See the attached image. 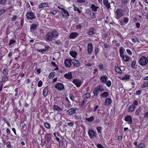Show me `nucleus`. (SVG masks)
<instances>
[{"mask_svg":"<svg viewBox=\"0 0 148 148\" xmlns=\"http://www.w3.org/2000/svg\"><path fill=\"white\" fill-rule=\"evenodd\" d=\"M103 3L104 5L108 9H109L110 8V3L108 2V0H103Z\"/></svg>","mask_w":148,"mask_h":148,"instance_id":"17","label":"nucleus"},{"mask_svg":"<svg viewBox=\"0 0 148 148\" xmlns=\"http://www.w3.org/2000/svg\"><path fill=\"white\" fill-rule=\"evenodd\" d=\"M52 108L54 110H57L58 111H62V110L61 108L56 105H54L53 106Z\"/></svg>","mask_w":148,"mask_h":148,"instance_id":"26","label":"nucleus"},{"mask_svg":"<svg viewBox=\"0 0 148 148\" xmlns=\"http://www.w3.org/2000/svg\"><path fill=\"white\" fill-rule=\"evenodd\" d=\"M71 63H72V60L68 58H66L65 60L64 64L66 66L70 67L72 65Z\"/></svg>","mask_w":148,"mask_h":148,"instance_id":"12","label":"nucleus"},{"mask_svg":"<svg viewBox=\"0 0 148 148\" xmlns=\"http://www.w3.org/2000/svg\"><path fill=\"white\" fill-rule=\"evenodd\" d=\"M15 42V41L14 39H11L10 40V41L9 43V45H11L12 44L14 43Z\"/></svg>","mask_w":148,"mask_h":148,"instance_id":"44","label":"nucleus"},{"mask_svg":"<svg viewBox=\"0 0 148 148\" xmlns=\"http://www.w3.org/2000/svg\"><path fill=\"white\" fill-rule=\"evenodd\" d=\"M136 63V61L135 60H133L132 61L131 64V66L132 68H134L135 66Z\"/></svg>","mask_w":148,"mask_h":148,"instance_id":"41","label":"nucleus"},{"mask_svg":"<svg viewBox=\"0 0 148 148\" xmlns=\"http://www.w3.org/2000/svg\"><path fill=\"white\" fill-rule=\"evenodd\" d=\"M138 63L142 66L146 65L148 63V61L147 60V57L145 56H142L139 59Z\"/></svg>","mask_w":148,"mask_h":148,"instance_id":"3","label":"nucleus"},{"mask_svg":"<svg viewBox=\"0 0 148 148\" xmlns=\"http://www.w3.org/2000/svg\"><path fill=\"white\" fill-rule=\"evenodd\" d=\"M17 16L15 15L14 16H12V21H14L17 18Z\"/></svg>","mask_w":148,"mask_h":148,"instance_id":"52","label":"nucleus"},{"mask_svg":"<svg viewBox=\"0 0 148 148\" xmlns=\"http://www.w3.org/2000/svg\"><path fill=\"white\" fill-rule=\"evenodd\" d=\"M92 43H89L88 45V52L89 53H90L92 51Z\"/></svg>","mask_w":148,"mask_h":148,"instance_id":"21","label":"nucleus"},{"mask_svg":"<svg viewBox=\"0 0 148 148\" xmlns=\"http://www.w3.org/2000/svg\"><path fill=\"white\" fill-rule=\"evenodd\" d=\"M90 95L89 93H87L86 94H84L83 96V97L84 99H86L90 97Z\"/></svg>","mask_w":148,"mask_h":148,"instance_id":"33","label":"nucleus"},{"mask_svg":"<svg viewBox=\"0 0 148 148\" xmlns=\"http://www.w3.org/2000/svg\"><path fill=\"white\" fill-rule=\"evenodd\" d=\"M130 76L126 74L125 75L121 78L122 80H127L130 79Z\"/></svg>","mask_w":148,"mask_h":148,"instance_id":"31","label":"nucleus"},{"mask_svg":"<svg viewBox=\"0 0 148 148\" xmlns=\"http://www.w3.org/2000/svg\"><path fill=\"white\" fill-rule=\"evenodd\" d=\"M21 27L20 28V29H21L23 26V24L24 23V20L23 19H21Z\"/></svg>","mask_w":148,"mask_h":148,"instance_id":"55","label":"nucleus"},{"mask_svg":"<svg viewBox=\"0 0 148 148\" xmlns=\"http://www.w3.org/2000/svg\"><path fill=\"white\" fill-rule=\"evenodd\" d=\"M97 131L98 133H101V127H98L97 128Z\"/></svg>","mask_w":148,"mask_h":148,"instance_id":"45","label":"nucleus"},{"mask_svg":"<svg viewBox=\"0 0 148 148\" xmlns=\"http://www.w3.org/2000/svg\"><path fill=\"white\" fill-rule=\"evenodd\" d=\"M75 112V109L72 108L66 112V114L69 115H71L74 114Z\"/></svg>","mask_w":148,"mask_h":148,"instance_id":"18","label":"nucleus"},{"mask_svg":"<svg viewBox=\"0 0 148 148\" xmlns=\"http://www.w3.org/2000/svg\"><path fill=\"white\" fill-rule=\"evenodd\" d=\"M78 2L79 3H82L85 2V0H77Z\"/></svg>","mask_w":148,"mask_h":148,"instance_id":"62","label":"nucleus"},{"mask_svg":"<svg viewBox=\"0 0 148 148\" xmlns=\"http://www.w3.org/2000/svg\"><path fill=\"white\" fill-rule=\"evenodd\" d=\"M48 87L47 86L46 87L44 88L43 90V95L44 96V97H45L47 95V94L48 93Z\"/></svg>","mask_w":148,"mask_h":148,"instance_id":"24","label":"nucleus"},{"mask_svg":"<svg viewBox=\"0 0 148 148\" xmlns=\"http://www.w3.org/2000/svg\"><path fill=\"white\" fill-rule=\"evenodd\" d=\"M129 20V19L128 18L125 17L123 20L120 22L119 24L121 26L124 25L128 23Z\"/></svg>","mask_w":148,"mask_h":148,"instance_id":"13","label":"nucleus"},{"mask_svg":"<svg viewBox=\"0 0 148 148\" xmlns=\"http://www.w3.org/2000/svg\"><path fill=\"white\" fill-rule=\"evenodd\" d=\"M88 134L91 139L93 138L97 135V133L91 129H90L89 130Z\"/></svg>","mask_w":148,"mask_h":148,"instance_id":"10","label":"nucleus"},{"mask_svg":"<svg viewBox=\"0 0 148 148\" xmlns=\"http://www.w3.org/2000/svg\"><path fill=\"white\" fill-rule=\"evenodd\" d=\"M3 73L4 75H7L8 74V70L5 69H4L3 70Z\"/></svg>","mask_w":148,"mask_h":148,"instance_id":"40","label":"nucleus"},{"mask_svg":"<svg viewBox=\"0 0 148 148\" xmlns=\"http://www.w3.org/2000/svg\"><path fill=\"white\" fill-rule=\"evenodd\" d=\"M143 82L144 83L141 85L140 87L143 88L146 87L148 88V81L147 82L144 81Z\"/></svg>","mask_w":148,"mask_h":148,"instance_id":"28","label":"nucleus"},{"mask_svg":"<svg viewBox=\"0 0 148 148\" xmlns=\"http://www.w3.org/2000/svg\"><path fill=\"white\" fill-rule=\"evenodd\" d=\"M124 120L130 125L132 124V118L130 115H127L124 118Z\"/></svg>","mask_w":148,"mask_h":148,"instance_id":"11","label":"nucleus"},{"mask_svg":"<svg viewBox=\"0 0 148 148\" xmlns=\"http://www.w3.org/2000/svg\"><path fill=\"white\" fill-rule=\"evenodd\" d=\"M144 145L142 143H139L137 146L136 148H145L143 147Z\"/></svg>","mask_w":148,"mask_h":148,"instance_id":"39","label":"nucleus"},{"mask_svg":"<svg viewBox=\"0 0 148 148\" xmlns=\"http://www.w3.org/2000/svg\"><path fill=\"white\" fill-rule=\"evenodd\" d=\"M138 105V101L136 100H135L134 101L133 104L130 105L127 109V111L129 112H134L136 106Z\"/></svg>","mask_w":148,"mask_h":148,"instance_id":"1","label":"nucleus"},{"mask_svg":"<svg viewBox=\"0 0 148 148\" xmlns=\"http://www.w3.org/2000/svg\"><path fill=\"white\" fill-rule=\"evenodd\" d=\"M67 124L69 126H70L71 127H73L74 125V123L73 122H70V123H68Z\"/></svg>","mask_w":148,"mask_h":148,"instance_id":"56","label":"nucleus"},{"mask_svg":"<svg viewBox=\"0 0 148 148\" xmlns=\"http://www.w3.org/2000/svg\"><path fill=\"white\" fill-rule=\"evenodd\" d=\"M101 91L102 86L101 85L99 86L94 89L93 91V93L95 96H97L99 92Z\"/></svg>","mask_w":148,"mask_h":148,"instance_id":"6","label":"nucleus"},{"mask_svg":"<svg viewBox=\"0 0 148 148\" xmlns=\"http://www.w3.org/2000/svg\"><path fill=\"white\" fill-rule=\"evenodd\" d=\"M94 119V117L93 116H91L89 118H86V120L89 122H92Z\"/></svg>","mask_w":148,"mask_h":148,"instance_id":"37","label":"nucleus"},{"mask_svg":"<svg viewBox=\"0 0 148 148\" xmlns=\"http://www.w3.org/2000/svg\"><path fill=\"white\" fill-rule=\"evenodd\" d=\"M122 3L126 4L128 2V0H121Z\"/></svg>","mask_w":148,"mask_h":148,"instance_id":"57","label":"nucleus"},{"mask_svg":"<svg viewBox=\"0 0 148 148\" xmlns=\"http://www.w3.org/2000/svg\"><path fill=\"white\" fill-rule=\"evenodd\" d=\"M37 27V25H36L35 24H32L30 27V30L31 32H32L33 31H34L35 30Z\"/></svg>","mask_w":148,"mask_h":148,"instance_id":"25","label":"nucleus"},{"mask_svg":"<svg viewBox=\"0 0 148 148\" xmlns=\"http://www.w3.org/2000/svg\"><path fill=\"white\" fill-rule=\"evenodd\" d=\"M26 128V126L25 125H24L22 126L21 129L23 130H25Z\"/></svg>","mask_w":148,"mask_h":148,"instance_id":"58","label":"nucleus"},{"mask_svg":"<svg viewBox=\"0 0 148 148\" xmlns=\"http://www.w3.org/2000/svg\"><path fill=\"white\" fill-rule=\"evenodd\" d=\"M62 13L63 16L64 17H67L69 16V14L68 12L64 8H62Z\"/></svg>","mask_w":148,"mask_h":148,"instance_id":"14","label":"nucleus"},{"mask_svg":"<svg viewBox=\"0 0 148 148\" xmlns=\"http://www.w3.org/2000/svg\"><path fill=\"white\" fill-rule=\"evenodd\" d=\"M109 96V93L107 92H104L102 93V97L106 98Z\"/></svg>","mask_w":148,"mask_h":148,"instance_id":"32","label":"nucleus"},{"mask_svg":"<svg viewBox=\"0 0 148 148\" xmlns=\"http://www.w3.org/2000/svg\"><path fill=\"white\" fill-rule=\"evenodd\" d=\"M91 7L92 8V10L93 11H96L97 10V9L98 8V7L95 6V5L93 4H92V5Z\"/></svg>","mask_w":148,"mask_h":148,"instance_id":"34","label":"nucleus"},{"mask_svg":"<svg viewBox=\"0 0 148 148\" xmlns=\"http://www.w3.org/2000/svg\"><path fill=\"white\" fill-rule=\"evenodd\" d=\"M70 54L73 58H75L77 54V53L75 51H72L70 52Z\"/></svg>","mask_w":148,"mask_h":148,"instance_id":"30","label":"nucleus"},{"mask_svg":"<svg viewBox=\"0 0 148 148\" xmlns=\"http://www.w3.org/2000/svg\"><path fill=\"white\" fill-rule=\"evenodd\" d=\"M5 11V10L4 9H2L0 10V15H2Z\"/></svg>","mask_w":148,"mask_h":148,"instance_id":"48","label":"nucleus"},{"mask_svg":"<svg viewBox=\"0 0 148 148\" xmlns=\"http://www.w3.org/2000/svg\"><path fill=\"white\" fill-rule=\"evenodd\" d=\"M51 33L53 37H55L58 36V32L55 29L52 30Z\"/></svg>","mask_w":148,"mask_h":148,"instance_id":"23","label":"nucleus"},{"mask_svg":"<svg viewBox=\"0 0 148 148\" xmlns=\"http://www.w3.org/2000/svg\"><path fill=\"white\" fill-rule=\"evenodd\" d=\"M127 53L130 55H132V52L130 50L127 49L126 50Z\"/></svg>","mask_w":148,"mask_h":148,"instance_id":"54","label":"nucleus"},{"mask_svg":"<svg viewBox=\"0 0 148 148\" xmlns=\"http://www.w3.org/2000/svg\"><path fill=\"white\" fill-rule=\"evenodd\" d=\"M55 87L59 90H63L64 88V86L62 83H59L57 84L55 86Z\"/></svg>","mask_w":148,"mask_h":148,"instance_id":"9","label":"nucleus"},{"mask_svg":"<svg viewBox=\"0 0 148 148\" xmlns=\"http://www.w3.org/2000/svg\"><path fill=\"white\" fill-rule=\"evenodd\" d=\"M141 92V91L140 90H138L136 92V93L135 94L136 95H139L140 94Z\"/></svg>","mask_w":148,"mask_h":148,"instance_id":"51","label":"nucleus"},{"mask_svg":"<svg viewBox=\"0 0 148 148\" xmlns=\"http://www.w3.org/2000/svg\"><path fill=\"white\" fill-rule=\"evenodd\" d=\"M78 35L79 34L77 33H72L70 34L69 38L71 39H74L77 38Z\"/></svg>","mask_w":148,"mask_h":148,"instance_id":"22","label":"nucleus"},{"mask_svg":"<svg viewBox=\"0 0 148 148\" xmlns=\"http://www.w3.org/2000/svg\"><path fill=\"white\" fill-rule=\"evenodd\" d=\"M64 77L66 79H71L72 78V74L71 72H69L67 73H65L64 75Z\"/></svg>","mask_w":148,"mask_h":148,"instance_id":"20","label":"nucleus"},{"mask_svg":"<svg viewBox=\"0 0 148 148\" xmlns=\"http://www.w3.org/2000/svg\"><path fill=\"white\" fill-rule=\"evenodd\" d=\"M136 27L138 28L139 29L140 26V24L139 23L137 22L136 23Z\"/></svg>","mask_w":148,"mask_h":148,"instance_id":"47","label":"nucleus"},{"mask_svg":"<svg viewBox=\"0 0 148 148\" xmlns=\"http://www.w3.org/2000/svg\"><path fill=\"white\" fill-rule=\"evenodd\" d=\"M148 117V111L146 112L144 116V118H146Z\"/></svg>","mask_w":148,"mask_h":148,"instance_id":"61","label":"nucleus"},{"mask_svg":"<svg viewBox=\"0 0 148 148\" xmlns=\"http://www.w3.org/2000/svg\"><path fill=\"white\" fill-rule=\"evenodd\" d=\"M8 80V77L7 76V75H4L2 78L3 82H5L6 81H7Z\"/></svg>","mask_w":148,"mask_h":148,"instance_id":"35","label":"nucleus"},{"mask_svg":"<svg viewBox=\"0 0 148 148\" xmlns=\"http://www.w3.org/2000/svg\"><path fill=\"white\" fill-rule=\"evenodd\" d=\"M59 145L60 147H62L63 145V143L62 141L61 140H60V141H59Z\"/></svg>","mask_w":148,"mask_h":148,"instance_id":"60","label":"nucleus"},{"mask_svg":"<svg viewBox=\"0 0 148 148\" xmlns=\"http://www.w3.org/2000/svg\"><path fill=\"white\" fill-rule=\"evenodd\" d=\"M73 6L74 10L77 11L79 13H81V11L78 7H76L74 5H73Z\"/></svg>","mask_w":148,"mask_h":148,"instance_id":"38","label":"nucleus"},{"mask_svg":"<svg viewBox=\"0 0 148 148\" xmlns=\"http://www.w3.org/2000/svg\"><path fill=\"white\" fill-rule=\"evenodd\" d=\"M44 125L47 128L49 129L50 128V124L47 123H45L44 124Z\"/></svg>","mask_w":148,"mask_h":148,"instance_id":"43","label":"nucleus"},{"mask_svg":"<svg viewBox=\"0 0 148 148\" xmlns=\"http://www.w3.org/2000/svg\"><path fill=\"white\" fill-rule=\"evenodd\" d=\"M38 86L39 87H40L42 86V82L41 80L39 81L38 83Z\"/></svg>","mask_w":148,"mask_h":148,"instance_id":"46","label":"nucleus"},{"mask_svg":"<svg viewBox=\"0 0 148 148\" xmlns=\"http://www.w3.org/2000/svg\"><path fill=\"white\" fill-rule=\"evenodd\" d=\"M131 40L134 43H136V41L137 42L139 41V39L137 37H135V39L132 38Z\"/></svg>","mask_w":148,"mask_h":148,"instance_id":"42","label":"nucleus"},{"mask_svg":"<svg viewBox=\"0 0 148 148\" xmlns=\"http://www.w3.org/2000/svg\"><path fill=\"white\" fill-rule=\"evenodd\" d=\"M115 70L116 72L119 74H122V73L121 68L118 66L115 67Z\"/></svg>","mask_w":148,"mask_h":148,"instance_id":"27","label":"nucleus"},{"mask_svg":"<svg viewBox=\"0 0 148 148\" xmlns=\"http://www.w3.org/2000/svg\"><path fill=\"white\" fill-rule=\"evenodd\" d=\"M102 83L105 84L108 87L110 86L111 82L110 81L108 80V78L106 75H102Z\"/></svg>","mask_w":148,"mask_h":148,"instance_id":"4","label":"nucleus"},{"mask_svg":"<svg viewBox=\"0 0 148 148\" xmlns=\"http://www.w3.org/2000/svg\"><path fill=\"white\" fill-rule=\"evenodd\" d=\"M55 43L58 45H59L61 43V42L60 41L57 40L55 42Z\"/></svg>","mask_w":148,"mask_h":148,"instance_id":"59","label":"nucleus"},{"mask_svg":"<svg viewBox=\"0 0 148 148\" xmlns=\"http://www.w3.org/2000/svg\"><path fill=\"white\" fill-rule=\"evenodd\" d=\"M97 147L98 148H102V145L99 144H98L97 145Z\"/></svg>","mask_w":148,"mask_h":148,"instance_id":"64","label":"nucleus"},{"mask_svg":"<svg viewBox=\"0 0 148 148\" xmlns=\"http://www.w3.org/2000/svg\"><path fill=\"white\" fill-rule=\"evenodd\" d=\"M88 33L89 35H92L94 33V29L93 28L90 29L88 32Z\"/></svg>","mask_w":148,"mask_h":148,"instance_id":"36","label":"nucleus"},{"mask_svg":"<svg viewBox=\"0 0 148 148\" xmlns=\"http://www.w3.org/2000/svg\"><path fill=\"white\" fill-rule=\"evenodd\" d=\"M54 75L52 72L50 73L49 75V77H51L52 78L54 77Z\"/></svg>","mask_w":148,"mask_h":148,"instance_id":"53","label":"nucleus"},{"mask_svg":"<svg viewBox=\"0 0 148 148\" xmlns=\"http://www.w3.org/2000/svg\"><path fill=\"white\" fill-rule=\"evenodd\" d=\"M104 47L106 49L109 48H110V45L108 44H105L104 45Z\"/></svg>","mask_w":148,"mask_h":148,"instance_id":"50","label":"nucleus"},{"mask_svg":"<svg viewBox=\"0 0 148 148\" xmlns=\"http://www.w3.org/2000/svg\"><path fill=\"white\" fill-rule=\"evenodd\" d=\"M51 32H48L46 36V39L47 41H51L52 40L53 38Z\"/></svg>","mask_w":148,"mask_h":148,"instance_id":"16","label":"nucleus"},{"mask_svg":"<svg viewBox=\"0 0 148 148\" xmlns=\"http://www.w3.org/2000/svg\"><path fill=\"white\" fill-rule=\"evenodd\" d=\"M26 16L28 19L30 20L34 19L36 18L34 13L32 12H27L26 14Z\"/></svg>","mask_w":148,"mask_h":148,"instance_id":"8","label":"nucleus"},{"mask_svg":"<svg viewBox=\"0 0 148 148\" xmlns=\"http://www.w3.org/2000/svg\"><path fill=\"white\" fill-rule=\"evenodd\" d=\"M112 102V100L111 98H107L105 100L104 104L106 106H110Z\"/></svg>","mask_w":148,"mask_h":148,"instance_id":"15","label":"nucleus"},{"mask_svg":"<svg viewBox=\"0 0 148 148\" xmlns=\"http://www.w3.org/2000/svg\"><path fill=\"white\" fill-rule=\"evenodd\" d=\"M6 132L8 135H9L10 134V130L8 128L6 129Z\"/></svg>","mask_w":148,"mask_h":148,"instance_id":"63","label":"nucleus"},{"mask_svg":"<svg viewBox=\"0 0 148 148\" xmlns=\"http://www.w3.org/2000/svg\"><path fill=\"white\" fill-rule=\"evenodd\" d=\"M48 5V4L47 3H42L39 5L38 7L41 8L42 7H47Z\"/></svg>","mask_w":148,"mask_h":148,"instance_id":"29","label":"nucleus"},{"mask_svg":"<svg viewBox=\"0 0 148 148\" xmlns=\"http://www.w3.org/2000/svg\"><path fill=\"white\" fill-rule=\"evenodd\" d=\"M116 18L118 20L123 15V10L122 9H117L116 11Z\"/></svg>","mask_w":148,"mask_h":148,"instance_id":"5","label":"nucleus"},{"mask_svg":"<svg viewBox=\"0 0 148 148\" xmlns=\"http://www.w3.org/2000/svg\"><path fill=\"white\" fill-rule=\"evenodd\" d=\"M123 49L122 47H121L119 49L120 56L122 59V60L127 62L129 61L130 57L127 56L123 55Z\"/></svg>","mask_w":148,"mask_h":148,"instance_id":"2","label":"nucleus"},{"mask_svg":"<svg viewBox=\"0 0 148 148\" xmlns=\"http://www.w3.org/2000/svg\"><path fill=\"white\" fill-rule=\"evenodd\" d=\"M6 2V0H1L0 1V4H3L5 3Z\"/></svg>","mask_w":148,"mask_h":148,"instance_id":"49","label":"nucleus"},{"mask_svg":"<svg viewBox=\"0 0 148 148\" xmlns=\"http://www.w3.org/2000/svg\"><path fill=\"white\" fill-rule=\"evenodd\" d=\"M72 63L73 65L76 67H78L80 65V63L79 62L75 59L72 60Z\"/></svg>","mask_w":148,"mask_h":148,"instance_id":"19","label":"nucleus"},{"mask_svg":"<svg viewBox=\"0 0 148 148\" xmlns=\"http://www.w3.org/2000/svg\"><path fill=\"white\" fill-rule=\"evenodd\" d=\"M72 82L77 87H80L82 85V81L79 79H75L72 81Z\"/></svg>","mask_w":148,"mask_h":148,"instance_id":"7","label":"nucleus"}]
</instances>
